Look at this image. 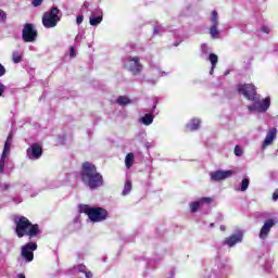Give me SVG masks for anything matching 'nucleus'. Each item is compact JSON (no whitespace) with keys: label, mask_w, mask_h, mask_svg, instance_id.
<instances>
[{"label":"nucleus","mask_w":278,"mask_h":278,"mask_svg":"<svg viewBox=\"0 0 278 278\" xmlns=\"http://www.w3.org/2000/svg\"><path fill=\"white\" fill-rule=\"evenodd\" d=\"M261 31H263V34H270V28H268L267 26H263L261 28Z\"/></svg>","instance_id":"ea45409f"},{"label":"nucleus","mask_w":278,"mask_h":278,"mask_svg":"<svg viewBox=\"0 0 278 278\" xmlns=\"http://www.w3.org/2000/svg\"><path fill=\"white\" fill-rule=\"evenodd\" d=\"M14 223L17 238H24V236H28L31 240V238H36V236L40 233L38 224H31V222H29V219H27L25 216H16L14 218Z\"/></svg>","instance_id":"f03ea898"},{"label":"nucleus","mask_w":278,"mask_h":278,"mask_svg":"<svg viewBox=\"0 0 278 278\" xmlns=\"http://www.w3.org/2000/svg\"><path fill=\"white\" fill-rule=\"evenodd\" d=\"M76 23H77V25H81V23H84V15H78L76 17Z\"/></svg>","instance_id":"4c0bfd02"},{"label":"nucleus","mask_w":278,"mask_h":278,"mask_svg":"<svg viewBox=\"0 0 278 278\" xmlns=\"http://www.w3.org/2000/svg\"><path fill=\"white\" fill-rule=\"evenodd\" d=\"M5 92V85L0 83V97H3V93Z\"/></svg>","instance_id":"58836bf2"},{"label":"nucleus","mask_w":278,"mask_h":278,"mask_svg":"<svg viewBox=\"0 0 278 278\" xmlns=\"http://www.w3.org/2000/svg\"><path fill=\"white\" fill-rule=\"evenodd\" d=\"M84 8H86V9L90 8V3L89 2H85L84 3Z\"/></svg>","instance_id":"09e8293b"},{"label":"nucleus","mask_w":278,"mask_h":278,"mask_svg":"<svg viewBox=\"0 0 278 278\" xmlns=\"http://www.w3.org/2000/svg\"><path fill=\"white\" fill-rule=\"evenodd\" d=\"M146 147H147V149H149L151 147V143L147 142Z\"/></svg>","instance_id":"603ef678"},{"label":"nucleus","mask_w":278,"mask_h":278,"mask_svg":"<svg viewBox=\"0 0 278 278\" xmlns=\"http://www.w3.org/2000/svg\"><path fill=\"white\" fill-rule=\"evenodd\" d=\"M278 200V189H276L273 193V201H277Z\"/></svg>","instance_id":"c03bdc74"},{"label":"nucleus","mask_w":278,"mask_h":278,"mask_svg":"<svg viewBox=\"0 0 278 278\" xmlns=\"http://www.w3.org/2000/svg\"><path fill=\"white\" fill-rule=\"evenodd\" d=\"M42 1H45V0H33L31 3L34 5V8H38V7L42 5Z\"/></svg>","instance_id":"e433bc0d"},{"label":"nucleus","mask_w":278,"mask_h":278,"mask_svg":"<svg viewBox=\"0 0 278 278\" xmlns=\"http://www.w3.org/2000/svg\"><path fill=\"white\" fill-rule=\"evenodd\" d=\"M124 66L131 75H140L144 68L140 63V56H127L124 60Z\"/></svg>","instance_id":"0eeeda50"},{"label":"nucleus","mask_w":278,"mask_h":278,"mask_svg":"<svg viewBox=\"0 0 278 278\" xmlns=\"http://www.w3.org/2000/svg\"><path fill=\"white\" fill-rule=\"evenodd\" d=\"M86 271V265H78V273H85Z\"/></svg>","instance_id":"37998d69"},{"label":"nucleus","mask_w":278,"mask_h":278,"mask_svg":"<svg viewBox=\"0 0 278 278\" xmlns=\"http://www.w3.org/2000/svg\"><path fill=\"white\" fill-rule=\"evenodd\" d=\"M12 138H13V135L12 134H9L7 140L11 141L12 142Z\"/></svg>","instance_id":"49530a36"},{"label":"nucleus","mask_w":278,"mask_h":278,"mask_svg":"<svg viewBox=\"0 0 278 278\" xmlns=\"http://www.w3.org/2000/svg\"><path fill=\"white\" fill-rule=\"evenodd\" d=\"M201 51L203 55H207L210 48L206 46V43L201 45Z\"/></svg>","instance_id":"c9c22d12"},{"label":"nucleus","mask_w":278,"mask_h":278,"mask_svg":"<svg viewBox=\"0 0 278 278\" xmlns=\"http://www.w3.org/2000/svg\"><path fill=\"white\" fill-rule=\"evenodd\" d=\"M10 188V184L8 182H1L0 184V190L1 192H8V189Z\"/></svg>","instance_id":"f704fd0d"},{"label":"nucleus","mask_w":278,"mask_h":278,"mask_svg":"<svg viewBox=\"0 0 278 278\" xmlns=\"http://www.w3.org/2000/svg\"><path fill=\"white\" fill-rule=\"evenodd\" d=\"M250 185H251V180L249 179V177L245 176L241 180L240 186L235 187V190H236V192H247L249 190Z\"/></svg>","instance_id":"a211bd4d"},{"label":"nucleus","mask_w":278,"mask_h":278,"mask_svg":"<svg viewBox=\"0 0 278 278\" xmlns=\"http://www.w3.org/2000/svg\"><path fill=\"white\" fill-rule=\"evenodd\" d=\"M154 118L155 116L153 114L147 113L139 118V123H141V125H144L146 127H149V125H153Z\"/></svg>","instance_id":"aec40b11"},{"label":"nucleus","mask_w":278,"mask_h":278,"mask_svg":"<svg viewBox=\"0 0 278 278\" xmlns=\"http://www.w3.org/2000/svg\"><path fill=\"white\" fill-rule=\"evenodd\" d=\"M85 277L86 278H92L91 271H85Z\"/></svg>","instance_id":"a18cd8bd"},{"label":"nucleus","mask_w":278,"mask_h":278,"mask_svg":"<svg viewBox=\"0 0 278 278\" xmlns=\"http://www.w3.org/2000/svg\"><path fill=\"white\" fill-rule=\"evenodd\" d=\"M243 153H244V151H242V148H240V146L235 147V155L237 157H242Z\"/></svg>","instance_id":"473e14b6"},{"label":"nucleus","mask_w":278,"mask_h":278,"mask_svg":"<svg viewBox=\"0 0 278 278\" xmlns=\"http://www.w3.org/2000/svg\"><path fill=\"white\" fill-rule=\"evenodd\" d=\"M237 91L239 94H242L244 99H248V101L257 97V89L253 84H239L237 86Z\"/></svg>","instance_id":"6e6552de"},{"label":"nucleus","mask_w":278,"mask_h":278,"mask_svg":"<svg viewBox=\"0 0 278 278\" xmlns=\"http://www.w3.org/2000/svg\"><path fill=\"white\" fill-rule=\"evenodd\" d=\"M26 157L28 160H40L42 157V144L40 143H33L26 150Z\"/></svg>","instance_id":"4468645a"},{"label":"nucleus","mask_w":278,"mask_h":278,"mask_svg":"<svg viewBox=\"0 0 278 278\" xmlns=\"http://www.w3.org/2000/svg\"><path fill=\"white\" fill-rule=\"evenodd\" d=\"M60 9L58 7L51 8L49 11L42 15V25L46 29H52L58 27V22L61 21Z\"/></svg>","instance_id":"39448f33"},{"label":"nucleus","mask_w":278,"mask_h":278,"mask_svg":"<svg viewBox=\"0 0 278 278\" xmlns=\"http://www.w3.org/2000/svg\"><path fill=\"white\" fill-rule=\"evenodd\" d=\"M275 225H277L276 219L274 218L266 219L258 232L260 240H268V236H270V231L273 230V227H275Z\"/></svg>","instance_id":"9b49d317"},{"label":"nucleus","mask_w":278,"mask_h":278,"mask_svg":"<svg viewBox=\"0 0 278 278\" xmlns=\"http://www.w3.org/2000/svg\"><path fill=\"white\" fill-rule=\"evenodd\" d=\"M236 175V170L233 169H228V170H223L218 169L215 172H212L210 174L211 181H225V179H229Z\"/></svg>","instance_id":"f8f14e48"},{"label":"nucleus","mask_w":278,"mask_h":278,"mask_svg":"<svg viewBox=\"0 0 278 278\" xmlns=\"http://www.w3.org/2000/svg\"><path fill=\"white\" fill-rule=\"evenodd\" d=\"M10 149H12V141H9L8 139L4 142V148L2 151V155L9 156L10 155Z\"/></svg>","instance_id":"c85d7f7f"},{"label":"nucleus","mask_w":278,"mask_h":278,"mask_svg":"<svg viewBox=\"0 0 278 278\" xmlns=\"http://www.w3.org/2000/svg\"><path fill=\"white\" fill-rule=\"evenodd\" d=\"M164 34V27L162 25L154 26L153 35L154 36H162Z\"/></svg>","instance_id":"7c9ffc66"},{"label":"nucleus","mask_w":278,"mask_h":278,"mask_svg":"<svg viewBox=\"0 0 278 278\" xmlns=\"http://www.w3.org/2000/svg\"><path fill=\"white\" fill-rule=\"evenodd\" d=\"M116 103L122 105V106H125V105H130L131 103V100L126 97V96H119L117 99H116Z\"/></svg>","instance_id":"a878e982"},{"label":"nucleus","mask_w":278,"mask_h":278,"mask_svg":"<svg viewBox=\"0 0 278 278\" xmlns=\"http://www.w3.org/2000/svg\"><path fill=\"white\" fill-rule=\"evenodd\" d=\"M13 201H14L15 203H22V202H23V199H21V198H20L18 200L14 199Z\"/></svg>","instance_id":"8fccbe9b"},{"label":"nucleus","mask_w":278,"mask_h":278,"mask_svg":"<svg viewBox=\"0 0 278 278\" xmlns=\"http://www.w3.org/2000/svg\"><path fill=\"white\" fill-rule=\"evenodd\" d=\"M210 227H214V223H212V224L210 225Z\"/></svg>","instance_id":"864d4df0"},{"label":"nucleus","mask_w":278,"mask_h":278,"mask_svg":"<svg viewBox=\"0 0 278 278\" xmlns=\"http://www.w3.org/2000/svg\"><path fill=\"white\" fill-rule=\"evenodd\" d=\"M38 249V244L36 242H28L21 249V257L26 263L34 262V251Z\"/></svg>","instance_id":"1a4fd4ad"},{"label":"nucleus","mask_w":278,"mask_h":278,"mask_svg":"<svg viewBox=\"0 0 278 278\" xmlns=\"http://www.w3.org/2000/svg\"><path fill=\"white\" fill-rule=\"evenodd\" d=\"M219 229H220V231H226V230H227V227H225L224 225H222V226L219 227Z\"/></svg>","instance_id":"de8ad7c7"},{"label":"nucleus","mask_w":278,"mask_h":278,"mask_svg":"<svg viewBox=\"0 0 278 278\" xmlns=\"http://www.w3.org/2000/svg\"><path fill=\"white\" fill-rule=\"evenodd\" d=\"M68 55L70 60H75V58H77V49H75V47H70L67 53H65V56Z\"/></svg>","instance_id":"c756f323"},{"label":"nucleus","mask_w":278,"mask_h":278,"mask_svg":"<svg viewBox=\"0 0 278 278\" xmlns=\"http://www.w3.org/2000/svg\"><path fill=\"white\" fill-rule=\"evenodd\" d=\"M129 192H131V180H126L124 189L122 191V195L127 197V194H129Z\"/></svg>","instance_id":"cd10ccee"},{"label":"nucleus","mask_w":278,"mask_h":278,"mask_svg":"<svg viewBox=\"0 0 278 278\" xmlns=\"http://www.w3.org/2000/svg\"><path fill=\"white\" fill-rule=\"evenodd\" d=\"M81 181L89 190H97L101 188L104 184L103 175L97 172V166L90 162H86L81 167Z\"/></svg>","instance_id":"f257e3e1"},{"label":"nucleus","mask_w":278,"mask_h":278,"mask_svg":"<svg viewBox=\"0 0 278 278\" xmlns=\"http://www.w3.org/2000/svg\"><path fill=\"white\" fill-rule=\"evenodd\" d=\"M270 268H273V264L267 263L266 266H265V271L270 273Z\"/></svg>","instance_id":"79ce46f5"},{"label":"nucleus","mask_w":278,"mask_h":278,"mask_svg":"<svg viewBox=\"0 0 278 278\" xmlns=\"http://www.w3.org/2000/svg\"><path fill=\"white\" fill-rule=\"evenodd\" d=\"M214 266L218 268L220 273H229L231 270V266L227 264L225 260L220 256H216L210 265L204 269L203 277L205 278H223L216 274Z\"/></svg>","instance_id":"20e7f679"},{"label":"nucleus","mask_w":278,"mask_h":278,"mask_svg":"<svg viewBox=\"0 0 278 278\" xmlns=\"http://www.w3.org/2000/svg\"><path fill=\"white\" fill-rule=\"evenodd\" d=\"M152 73L159 77H165V75H168V73L162 71L160 67L153 68Z\"/></svg>","instance_id":"2f4dec72"},{"label":"nucleus","mask_w":278,"mask_h":278,"mask_svg":"<svg viewBox=\"0 0 278 278\" xmlns=\"http://www.w3.org/2000/svg\"><path fill=\"white\" fill-rule=\"evenodd\" d=\"M103 22V11L101 9H96L92 11L91 16L89 17V24L92 27H97L98 25H101Z\"/></svg>","instance_id":"dca6fc26"},{"label":"nucleus","mask_w":278,"mask_h":278,"mask_svg":"<svg viewBox=\"0 0 278 278\" xmlns=\"http://www.w3.org/2000/svg\"><path fill=\"white\" fill-rule=\"evenodd\" d=\"M210 23H211V27H218V25H220V18L218 17L217 11H212Z\"/></svg>","instance_id":"412c9836"},{"label":"nucleus","mask_w":278,"mask_h":278,"mask_svg":"<svg viewBox=\"0 0 278 278\" xmlns=\"http://www.w3.org/2000/svg\"><path fill=\"white\" fill-rule=\"evenodd\" d=\"M12 61L14 62V64H21V62L23 61V52L14 50L12 53Z\"/></svg>","instance_id":"b1692460"},{"label":"nucleus","mask_w":278,"mask_h":278,"mask_svg":"<svg viewBox=\"0 0 278 278\" xmlns=\"http://www.w3.org/2000/svg\"><path fill=\"white\" fill-rule=\"evenodd\" d=\"M208 62H211V71H210V75H214V68H216V64H218V55H216L215 53H211L208 55Z\"/></svg>","instance_id":"4be33fe9"},{"label":"nucleus","mask_w":278,"mask_h":278,"mask_svg":"<svg viewBox=\"0 0 278 278\" xmlns=\"http://www.w3.org/2000/svg\"><path fill=\"white\" fill-rule=\"evenodd\" d=\"M201 127V121L197 117L192 118L187 125V131H197Z\"/></svg>","instance_id":"6ab92c4d"},{"label":"nucleus","mask_w":278,"mask_h":278,"mask_svg":"<svg viewBox=\"0 0 278 278\" xmlns=\"http://www.w3.org/2000/svg\"><path fill=\"white\" fill-rule=\"evenodd\" d=\"M250 101L252 103L248 105L249 112H257L258 114H264L265 112H268L270 108V97L262 99L260 94H257L255 98H252V100Z\"/></svg>","instance_id":"423d86ee"},{"label":"nucleus","mask_w":278,"mask_h":278,"mask_svg":"<svg viewBox=\"0 0 278 278\" xmlns=\"http://www.w3.org/2000/svg\"><path fill=\"white\" fill-rule=\"evenodd\" d=\"M208 34L211 38H214L215 40H218V38H220V30H218V26H210Z\"/></svg>","instance_id":"5701e85b"},{"label":"nucleus","mask_w":278,"mask_h":278,"mask_svg":"<svg viewBox=\"0 0 278 278\" xmlns=\"http://www.w3.org/2000/svg\"><path fill=\"white\" fill-rule=\"evenodd\" d=\"M134 160H135V155L134 153H128L125 157V166L126 168H130L131 166H134Z\"/></svg>","instance_id":"bb28decb"},{"label":"nucleus","mask_w":278,"mask_h":278,"mask_svg":"<svg viewBox=\"0 0 278 278\" xmlns=\"http://www.w3.org/2000/svg\"><path fill=\"white\" fill-rule=\"evenodd\" d=\"M17 278H25V275L18 274V275H17Z\"/></svg>","instance_id":"3c124183"},{"label":"nucleus","mask_w":278,"mask_h":278,"mask_svg":"<svg viewBox=\"0 0 278 278\" xmlns=\"http://www.w3.org/2000/svg\"><path fill=\"white\" fill-rule=\"evenodd\" d=\"M79 213L87 214L88 218L91 223H103V220H108V210L103 207H91L88 204L79 205Z\"/></svg>","instance_id":"7ed1b4c3"},{"label":"nucleus","mask_w":278,"mask_h":278,"mask_svg":"<svg viewBox=\"0 0 278 278\" xmlns=\"http://www.w3.org/2000/svg\"><path fill=\"white\" fill-rule=\"evenodd\" d=\"M210 203H212V198H200L189 204V210L194 214L199 212L200 207H203V205H210Z\"/></svg>","instance_id":"2eb2a0df"},{"label":"nucleus","mask_w":278,"mask_h":278,"mask_svg":"<svg viewBox=\"0 0 278 278\" xmlns=\"http://www.w3.org/2000/svg\"><path fill=\"white\" fill-rule=\"evenodd\" d=\"M276 139H277V128L269 129L266 134L262 149H266V147H270V144H273V142H275Z\"/></svg>","instance_id":"f3484780"},{"label":"nucleus","mask_w":278,"mask_h":278,"mask_svg":"<svg viewBox=\"0 0 278 278\" xmlns=\"http://www.w3.org/2000/svg\"><path fill=\"white\" fill-rule=\"evenodd\" d=\"M5 21H8V14L0 9V23H5Z\"/></svg>","instance_id":"72a5a7b5"},{"label":"nucleus","mask_w":278,"mask_h":278,"mask_svg":"<svg viewBox=\"0 0 278 278\" xmlns=\"http://www.w3.org/2000/svg\"><path fill=\"white\" fill-rule=\"evenodd\" d=\"M242 240H244V232L239 230L236 233H232L231 236L225 238L223 244L231 249L236 247V244H240Z\"/></svg>","instance_id":"ddd939ff"},{"label":"nucleus","mask_w":278,"mask_h":278,"mask_svg":"<svg viewBox=\"0 0 278 278\" xmlns=\"http://www.w3.org/2000/svg\"><path fill=\"white\" fill-rule=\"evenodd\" d=\"M22 38L24 42H36V38H38V30L34 28L33 24H25L22 30Z\"/></svg>","instance_id":"9d476101"},{"label":"nucleus","mask_w":278,"mask_h":278,"mask_svg":"<svg viewBox=\"0 0 278 278\" xmlns=\"http://www.w3.org/2000/svg\"><path fill=\"white\" fill-rule=\"evenodd\" d=\"M10 157L5 156L4 154H1L0 157V175L5 174V164H8Z\"/></svg>","instance_id":"393cba45"},{"label":"nucleus","mask_w":278,"mask_h":278,"mask_svg":"<svg viewBox=\"0 0 278 278\" xmlns=\"http://www.w3.org/2000/svg\"><path fill=\"white\" fill-rule=\"evenodd\" d=\"M3 75H5V67L0 64V77H3Z\"/></svg>","instance_id":"a19ab883"}]
</instances>
